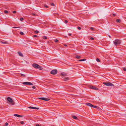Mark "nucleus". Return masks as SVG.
<instances>
[{"label":"nucleus","instance_id":"1","mask_svg":"<svg viewBox=\"0 0 126 126\" xmlns=\"http://www.w3.org/2000/svg\"><path fill=\"white\" fill-rule=\"evenodd\" d=\"M32 66L36 69H38L40 70L43 69V68L38 64L35 63H34L32 64Z\"/></svg>","mask_w":126,"mask_h":126},{"label":"nucleus","instance_id":"2","mask_svg":"<svg viewBox=\"0 0 126 126\" xmlns=\"http://www.w3.org/2000/svg\"><path fill=\"white\" fill-rule=\"evenodd\" d=\"M113 42L115 46H117V45H120L121 43V41L120 40L117 39L113 41Z\"/></svg>","mask_w":126,"mask_h":126},{"label":"nucleus","instance_id":"3","mask_svg":"<svg viewBox=\"0 0 126 126\" xmlns=\"http://www.w3.org/2000/svg\"><path fill=\"white\" fill-rule=\"evenodd\" d=\"M7 99V101H9L12 105H13L15 104V103L14 101L10 97H8Z\"/></svg>","mask_w":126,"mask_h":126},{"label":"nucleus","instance_id":"4","mask_svg":"<svg viewBox=\"0 0 126 126\" xmlns=\"http://www.w3.org/2000/svg\"><path fill=\"white\" fill-rule=\"evenodd\" d=\"M103 84L107 86H114L113 84L109 82H104L103 83Z\"/></svg>","mask_w":126,"mask_h":126},{"label":"nucleus","instance_id":"5","mask_svg":"<svg viewBox=\"0 0 126 126\" xmlns=\"http://www.w3.org/2000/svg\"><path fill=\"white\" fill-rule=\"evenodd\" d=\"M57 73V71L56 69H54L51 71L50 73L53 75H55Z\"/></svg>","mask_w":126,"mask_h":126},{"label":"nucleus","instance_id":"6","mask_svg":"<svg viewBox=\"0 0 126 126\" xmlns=\"http://www.w3.org/2000/svg\"><path fill=\"white\" fill-rule=\"evenodd\" d=\"M89 88L91 89L94 90H99V89L98 88L96 87L95 86H89Z\"/></svg>","mask_w":126,"mask_h":126},{"label":"nucleus","instance_id":"7","mask_svg":"<svg viewBox=\"0 0 126 126\" xmlns=\"http://www.w3.org/2000/svg\"><path fill=\"white\" fill-rule=\"evenodd\" d=\"M23 84L29 85H32L33 84L31 82H23L22 83Z\"/></svg>","mask_w":126,"mask_h":126},{"label":"nucleus","instance_id":"8","mask_svg":"<svg viewBox=\"0 0 126 126\" xmlns=\"http://www.w3.org/2000/svg\"><path fill=\"white\" fill-rule=\"evenodd\" d=\"M38 98L39 99L46 101H48L50 100V99L48 98L45 97H38Z\"/></svg>","mask_w":126,"mask_h":126},{"label":"nucleus","instance_id":"9","mask_svg":"<svg viewBox=\"0 0 126 126\" xmlns=\"http://www.w3.org/2000/svg\"><path fill=\"white\" fill-rule=\"evenodd\" d=\"M28 108H29L33 109H39V108H38L35 107H31V106L29 107H28Z\"/></svg>","mask_w":126,"mask_h":126},{"label":"nucleus","instance_id":"10","mask_svg":"<svg viewBox=\"0 0 126 126\" xmlns=\"http://www.w3.org/2000/svg\"><path fill=\"white\" fill-rule=\"evenodd\" d=\"M85 104L87 106L91 107H92V106H93V105L90 103H86Z\"/></svg>","mask_w":126,"mask_h":126},{"label":"nucleus","instance_id":"11","mask_svg":"<svg viewBox=\"0 0 126 126\" xmlns=\"http://www.w3.org/2000/svg\"><path fill=\"white\" fill-rule=\"evenodd\" d=\"M0 42L2 44H8V42L6 41H1Z\"/></svg>","mask_w":126,"mask_h":126},{"label":"nucleus","instance_id":"12","mask_svg":"<svg viewBox=\"0 0 126 126\" xmlns=\"http://www.w3.org/2000/svg\"><path fill=\"white\" fill-rule=\"evenodd\" d=\"M18 54H19V56H21L22 57L23 56V54L22 53H21V52H20V51L18 52Z\"/></svg>","mask_w":126,"mask_h":126},{"label":"nucleus","instance_id":"13","mask_svg":"<svg viewBox=\"0 0 126 126\" xmlns=\"http://www.w3.org/2000/svg\"><path fill=\"white\" fill-rule=\"evenodd\" d=\"M14 116H17V117H19L22 116H21L19 115H18V114H15L14 115Z\"/></svg>","mask_w":126,"mask_h":126},{"label":"nucleus","instance_id":"14","mask_svg":"<svg viewBox=\"0 0 126 126\" xmlns=\"http://www.w3.org/2000/svg\"><path fill=\"white\" fill-rule=\"evenodd\" d=\"M61 75L63 76H66V74L65 73H61Z\"/></svg>","mask_w":126,"mask_h":126},{"label":"nucleus","instance_id":"15","mask_svg":"<svg viewBox=\"0 0 126 126\" xmlns=\"http://www.w3.org/2000/svg\"><path fill=\"white\" fill-rule=\"evenodd\" d=\"M69 79L68 77L65 78H64V80L65 81H66Z\"/></svg>","mask_w":126,"mask_h":126},{"label":"nucleus","instance_id":"16","mask_svg":"<svg viewBox=\"0 0 126 126\" xmlns=\"http://www.w3.org/2000/svg\"><path fill=\"white\" fill-rule=\"evenodd\" d=\"M76 57L78 59H79L81 58V57L80 56L78 55L76 56Z\"/></svg>","mask_w":126,"mask_h":126},{"label":"nucleus","instance_id":"17","mask_svg":"<svg viewBox=\"0 0 126 126\" xmlns=\"http://www.w3.org/2000/svg\"><path fill=\"white\" fill-rule=\"evenodd\" d=\"M72 117L74 119H78V118H77V117L76 116H72Z\"/></svg>","mask_w":126,"mask_h":126},{"label":"nucleus","instance_id":"18","mask_svg":"<svg viewBox=\"0 0 126 126\" xmlns=\"http://www.w3.org/2000/svg\"><path fill=\"white\" fill-rule=\"evenodd\" d=\"M116 21L120 23L121 22V20L120 19H116Z\"/></svg>","mask_w":126,"mask_h":126},{"label":"nucleus","instance_id":"19","mask_svg":"<svg viewBox=\"0 0 126 126\" xmlns=\"http://www.w3.org/2000/svg\"><path fill=\"white\" fill-rule=\"evenodd\" d=\"M86 59H83L80 60H79V61H86Z\"/></svg>","mask_w":126,"mask_h":126},{"label":"nucleus","instance_id":"20","mask_svg":"<svg viewBox=\"0 0 126 126\" xmlns=\"http://www.w3.org/2000/svg\"><path fill=\"white\" fill-rule=\"evenodd\" d=\"M21 74V76H23L24 77H26L25 75H24V74Z\"/></svg>","mask_w":126,"mask_h":126},{"label":"nucleus","instance_id":"21","mask_svg":"<svg viewBox=\"0 0 126 126\" xmlns=\"http://www.w3.org/2000/svg\"><path fill=\"white\" fill-rule=\"evenodd\" d=\"M43 38L44 39H46L47 37L46 36H43Z\"/></svg>","mask_w":126,"mask_h":126},{"label":"nucleus","instance_id":"22","mask_svg":"<svg viewBox=\"0 0 126 126\" xmlns=\"http://www.w3.org/2000/svg\"><path fill=\"white\" fill-rule=\"evenodd\" d=\"M54 15L55 16H57L58 15V14L57 13H54Z\"/></svg>","mask_w":126,"mask_h":126},{"label":"nucleus","instance_id":"23","mask_svg":"<svg viewBox=\"0 0 126 126\" xmlns=\"http://www.w3.org/2000/svg\"><path fill=\"white\" fill-rule=\"evenodd\" d=\"M34 32L35 33H39V31L37 30L35 31Z\"/></svg>","mask_w":126,"mask_h":126},{"label":"nucleus","instance_id":"24","mask_svg":"<svg viewBox=\"0 0 126 126\" xmlns=\"http://www.w3.org/2000/svg\"><path fill=\"white\" fill-rule=\"evenodd\" d=\"M51 6H55V5H54V4L53 3H51Z\"/></svg>","mask_w":126,"mask_h":126},{"label":"nucleus","instance_id":"25","mask_svg":"<svg viewBox=\"0 0 126 126\" xmlns=\"http://www.w3.org/2000/svg\"><path fill=\"white\" fill-rule=\"evenodd\" d=\"M20 34H21V35H23L24 34V33L22 32H20Z\"/></svg>","mask_w":126,"mask_h":126},{"label":"nucleus","instance_id":"26","mask_svg":"<svg viewBox=\"0 0 126 126\" xmlns=\"http://www.w3.org/2000/svg\"><path fill=\"white\" fill-rule=\"evenodd\" d=\"M96 61L97 62H100V60L99 59H98V58H97L96 59Z\"/></svg>","mask_w":126,"mask_h":126},{"label":"nucleus","instance_id":"27","mask_svg":"<svg viewBox=\"0 0 126 126\" xmlns=\"http://www.w3.org/2000/svg\"><path fill=\"white\" fill-rule=\"evenodd\" d=\"M20 27H13V28H20Z\"/></svg>","mask_w":126,"mask_h":126},{"label":"nucleus","instance_id":"28","mask_svg":"<svg viewBox=\"0 0 126 126\" xmlns=\"http://www.w3.org/2000/svg\"><path fill=\"white\" fill-rule=\"evenodd\" d=\"M4 12L5 13L7 14L8 13V11L7 10H5L4 11Z\"/></svg>","mask_w":126,"mask_h":126},{"label":"nucleus","instance_id":"29","mask_svg":"<svg viewBox=\"0 0 126 126\" xmlns=\"http://www.w3.org/2000/svg\"><path fill=\"white\" fill-rule=\"evenodd\" d=\"M24 19L22 17H21L20 18V20H21V21H23Z\"/></svg>","mask_w":126,"mask_h":126},{"label":"nucleus","instance_id":"30","mask_svg":"<svg viewBox=\"0 0 126 126\" xmlns=\"http://www.w3.org/2000/svg\"><path fill=\"white\" fill-rule=\"evenodd\" d=\"M58 41V40L56 39L54 40V42H57Z\"/></svg>","mask_w":126,"mask_h":126},{"label":"nucleus","instance_id":"31","mask_svg":"<svg viewBox=\"0 0 126 126\" xmlns=\"http://www.w3.org/2000/svg\"><path fill=\"white\" fill-rule=\"evenodd\" d=\"M77 28L79 30H80L81 29V28L79 27H78Z\"/></svg>","mask_w":126,"mask_h":126},{"label":"nucleus","instance_id":"32","mask_svg":"<svg viewBox=\"0 0 126 126\" xmlns=\"http://www.w3.org/2000/svg\"><path fill=\"white\" fill-rule=\"evenodd\" d=\"M92 107H93L94 108H96L97 106H94L93 105V106H92Z\"/></svg>","mask_w":126,"mask_h":126},{"label":"nucleus","instance_id":"33","mask_svg":"<svg viewBox=\"0 0 126 126\" xmlns=\"http://www.w3.org/2000/svg\"><path fill=\"white\" fill-rule=\"evenodd\" d=\"M44 6L46 8H48V7L47 6V5H46V4H45Z\"/></svg>","mask_w":126,"mask_h":126},{"label":"nucleus","instance_id":"34","mask_svg":"<svg viewBox=\"0 0 126 126\" xmlns=\"http://www.w3.org/2000/svg\"><path fill=\"white\" fill-rule=\"evenodd\" d=\"M90 39L91 40H94V38L93 37H91L90 38Z\"/></svg>","mask_w":126,"mask_h":126},{"label":"nucleus","instance_id":"35","mask_svg":"<svg viewBox=\"0 0 126 126\" xmlns=\"http://www.w3.org/2000/svg\"><path fill=\"white\" fill-rule=\"evenodd\" d=\"M20 123L21 124H23L24 123V122L23 121H22L20 122Z\"/></svg>","mask_w":126,"mask_h":126},{"label":"nucleus","instance_id":"36","mask_svg":"<svg viewBox=\"0 0 126 126\" xmlns=\"http://www.w3.org/2000/svg\"><path fill=\"white\" fill-rule=\"evenodd\" d=\"M123 70L125 71H126V69L125 68V67H124L123 68Z\"/></svg>","mask_w":126,"mask_h":126},{"label":"nucleus","instance_id":"37","mask_svg":"<svg viewBox=\"0 0 126 126\" xmlns=\"http://www.w3.org/2000/svg\"><path fill=\"white\" fill-rule=\"evenodd\" d=\"M90 29L92 30H93L94 29V28L93 27H91L90 28Z\"/></svg>","mask_w":126,"mask_h":126},{"label":"nucleus","instance_id":"38","mask_svg":"<svg viewBox=\"0 0 126 126\" xmlns=\"http://www.w3.org/2000/svg\"><path fill=\"white\" fill-rule=\"evenodd\" d=\"M37 36H37L36 35H33V37H37Z\"/></svg>","mask_w":126,"mask_h":126},{"label":"nucleus","instance_id":"39","mask_svg":"<svg viewBox=\"0 0 126 126\" xmlns=\"http://www.w3.org/2000/svg\"><path fill=\"white\" fill-rule=\"evenodd\" d=\"M8 125V123H5V125L6 126Z\"/></svg>","mask_w":126,"mask_h":126},{"label":"nucleus","instance_id":"40","mask_svg":"<svg viewBox=\"0 0 126 126\" xmlns=\"http://www.w3.org/2000/svg\"><path fill=\"white\" fill-rule=\"evenodd\" d=\"M32 88L33 89H35L36 87L35 86H33L32 87Z\"/></svg>","mask_w":126,"mask_h":126},{"label":"nucleus","instance_id":"41","mask_svg":"<svg viewBox=\"0 0 126 126\" xmlns=\"http://www.w3.org/2000/svg\"><path fill=\"white\" fill-rule=\"evenodd\" d=\"M32 15L33 16H37V15H36L34 13H32Z\"/></svg>","mask_w":126,"mask_h":126},{"label":"nucleus","instance_id":"42","mask_svg":"<svg viewBox=\"0 0 126 126\" xmlns=\"http://www.w3.org/2000/svg\"><path fill=\"white\" fill-rule=\"evenodd\" d=\"M65 22L66 23H67L68 22V21L67 20H65Z\"/></svg>","mask_w":126,"mask_h":126},{"label":"nucleus","instance_id":"43","mask_svg":"<svg viewBox=\"0 0 126 126\" xmlns=\"http://www.w3.org/2000/svg\"><path fill=\"white\" fill-rule=\"evenodd\" d=\"M68 35L69 36H71V35H72V34L71 33H69V34H68Z\"/></svg>","mask_w":126,"mask_h":126},{"label":"nucleus","instance_id":"44","mask_svg":"<svg viewBox=\"0 0 126 126\" xmlns=\"http://www.w3.org/2000/svg\"><path fill=\"white\" fill-rule=\"evenodd\" d=\"M13 13H16V11H13Z\"/></svg>","mask_w":126,"mask_h":126},{"label":"nucleus","instance_id":"45","mask_svg":"<svg viewBox=\"0 0 126 126\" xmlns=\"http://www.w3.org/2000/svg\"><path fill=\"white\" fill-rule=\"evenodd\" d=\"M36 126H40L39 125L37 124H36Z\"/></svg>","mask_w":126,"mask_h":126},{"label":"nucleus","instance_id":"46","mask_svg":"<svg viewBox=\"0 0 126 126\" xmlns=\"http://www.w3.org/2000/svg\"><path fill=\"white\" fill-rule=\"evenodd\" d=\"M63 45L65 47H66L67 46V45L66 44H63Z\"/></svg>","mask_w":126,"mask_h":126},{"label":"nucleus","instance_id":"47","mask_svg":"<svg viewBox=\"0 0 126 126\" xmlns=\"http://www.w3.org/2000/svg\"><path fill=\"white\" fill-rule=\"evenodd\" d=\"M113 16H116V14H113Z\"/></svg>","mask_w":126,"mask_h":126},{"label":"nucleus","instance_id":"48","mask_svg":"<svg viewBox=\"0 0 126 126\" xmlns=\"http://www.w3.org/2000/svg\"><path fill=\"white\" fill-rule=\"evenodd\" d=\"M109 37L110 38H111V37L109 35Z\"/></svg>","mask_w":126,"mask_h":126}]
</instances>
